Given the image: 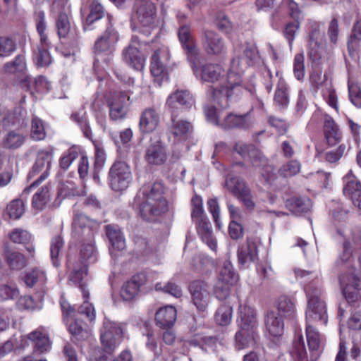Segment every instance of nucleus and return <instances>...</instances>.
Returning <instances> with one entry per match:
<instances>
[{"instance_id":"nucleus-1","label":"nucleus","mask_w":361,"mask_h":361,"mask_svg":"<svg viewBox=\"0 0 361 361\" xmlns=\"http://www.w3.org/2000/svg\"><path fill=\"white\" fill-rule=\"evenodd\" d=\"M242 55L234 57L231 62L226 84L210 90L212 101L222 109L229 108L239 100L245 91L241 84V75L247 66L259 62V52L255 44H246L242 47Z\"/></svg>"},{"instance_id":"nucleus-2","label":"nucleus","mask_w":361,"mask_h":361,"mask_svg":"<svg viewBox=\"0 0 361 361\" xmlns=\"http://www.w3.org/2000/svg\"><path fill=\"white\" fill-rule=\"evenodd\" d=\"M142 190L147 198L140 207V216L143 220L154 222L169 212L168 202L164 197V187L162 183L155 182L145 185Z\"/></svg>"},{"instance_id":"nucleus-3","label":"nucleus","mask_w":361,"mask_h":361,"mask_svg":"<svg viewBox=\"0 0 361 361\" xmlns=\"http://www.w3.org/2000/svg\"><path fill=\"white\" fill-rule=\"evenodd\" d=\"M238 322L239 330L235 336V348L240 350L248 348L255 341L257 319L254 310L240 305Z\"/></svg>"},{"instance_id":"nucleus-4","label":"nucleus","mask_w":361,"mask_h":361,"mask_svg":"<svg viewBox=\"0 0 361 361\" xmlns=\"http://www.w3.org/2000/svg\"><path fill=\"white\" fill-rule=\"evenodd\" d=\"M52 159L53 154L51 151L44 149L39 151L36 161L30 171L27 178L31 179L39 173L40 176L23 190L21 194L22 198L26 199L31 190L38 187L47 179L49 176Z\"/></svg>"},{"instance_id":"nucleus-5","label":"nucleus","mask_w":361,"mask_h":361,"mask_svg":"<svg viewBox=\"0 0 361 361\" xmlns=\"http://www.w3.org/2000/svg\"><path fill=\"white\" fill-rule=\"evenodd\" d=\"M35 22L37 31L39 35L40 46H38L35 51L34 60L38 67H47L51 63L52 59L47 50L50 43L46 32L47 23L45 13L43 11H39L36 13Z\"/></svg>"},{"instance_id":"nucleus-6","label":"nucleus","mask_w":361,"mask_h":361,"mask_svg":"<svg viewBox=\"0 0 361 361\" xmlns=\"http://www.w3.org/2000/svg\"><path fill=\"white\" fill-rule=\"evenodd\" d=\"M123 329L120 324L104 319L100 330V340L104 352L111 354L123 340Z\"/></svg>"},{"instance_id":"nucleus-7","label":"nucleus","mask_w":361,"mask_h":361,"mask_svg":"<svg viewBox=\"0 0 361 361\" xmlns=\"http://www.w3.org/2000/svg\"><path fill=\"white\" fill-rule=\"evenodd\" d=\"M118 40L119 34L109 18V23L106 30L94 43V51L96 54L97 60H99V56H106L107 58L103 60L109 62L110 61L109 56L116 50Z\"/></svg>"},{"instance_id":"nucleus-8","label":"nucleus","mask_w":361,"mask_h":361,"mask_svg":"<svg viewBox=\"0 0 361 361\" xmlns=\"http://www.w3.org/2000/svg\"><path fill=\"white\" fill-rule=\"evenodd\" d=\"M238 279V276L235 273L232 264L229 262H225L214 285L213 294L219 300H226L230 295L231 287Z\"/></svg>"},{"instance_id":"nucleus-9","label":"nucleus","mask_w":361,"mask_h":361,"mask_svg":"<svg viewBox=\"0 0 361 361\" xmlns=\"http://www.w3.org/2000/svg\"><path fill=\"white\" fill-rule=\"evenodd\" d=\"M171 54L168 47H162L154 51L152 56L150 72L154 81L159 85L164 80H168V65Z\"/></svg>"},{"instance_id":"nucleus-10","label":"nucleus","mask_w":361,"mask_h":361,"mask_svg":"<svg viewBox=\"0 0 361 361\" xmlns=\"http://www.w3.org/2000/svg\"><path fill=\"white\" fill-rule=\"evenodd\" d=\"M267 76H269L270 82L267 83L266 88L268 92L272 90L273 85L277 82L276 90L274 94V102L280 108H285L289 104L288 87L285 80L282 78L281 74L278 71H275V74L271 72L268 68L266 69Z\"/></svg>"},{"instance_id":"nucleus-11","label":"nucleus","mask_w":361,"mask_h":361,"mask_svg":"<svg viewBox=\"0 0 361 361\" xmlns=\"http://www.w3.org/2000/svg\"><path fill=\"white\" fill-rule=\"evenodd\" d=\"M68 280L78 286L82 293L83 298H90L84 279L87 276V267L84 262H78L76 259L68 257L67 260Z\"/></svg>"},{"instance_id":"nucleus-12","label":"nucleus","mask_w":361,"mask_h":361,"mask_svg":"<svg viewBox=\"0 0 361 361\" xmlns=\"http://www.w3.org/2000/svg\"><path fill=\"white\" fill-rule=\"evenodd\" d=\"M156 7L152 1H146L137 5V20L144 30L140 32L149 35L152 29L156 27Z\"/></svg>"},{"instance_id":"nucleus-13","label":"nucleus","mask_w":361,"mask_h":361,"mask_svg":"<svg viewBox=\"0 0 361 361\" xmlns=\"http://www.w3.org/2000/svg\"><path fill=\"white\" fill-rule=\"evenodd\" d=\"M339 282L343 295L348 302H353L359 298L361 290V276L355 274H342Z\"/></svg>"},{"instance_id":"nucleus-14","label":"nucleus","mask_w":361,"mask_h":361,"mask_svg":"<svg viewBox=\"0 0 361 361\" xmlns=\"http://www.w3.org/2000/svg\"><path fill=\"white\" fill-rule=\"evenodd\" d=\"M324 34L320 25L316 22L311 23L308 42V55L313 61L321 59L324 51L323 39Z\"/></svg>"},{"instance_id":"nucleus-15","label":"nucleus","mask_w":361,"mask_h":361,"mask_svg":"<svg viewBox=\"0 0 361 361\" xmlns=\"http://www.w3.org/2000/svg\"><path fill=\"white\" fill-rule=\"evenodd\" d=\"M130 97L124 92H114L107 100L109 116L114 121L125 118L129 105Z\"/></svg>"},{"instance_id":"nucleus-16","label":"nucleus","mask_w":361,"mask_h":361,"mask_svg":"<svg viewBox=\"0 0 361 361\" xmlns=\"http://www.w3.org/2000/svg\"><path fill=\"white\" fill-rule=\"evenodd\" d=\"M253 124L254 120L251 111L243 114L231 112L222 118L221 128L224 130L240 129L246 130L251 128Z\"/></svg>"},{"instance_id":"nucleus-17","label":"nucleus","mask_w":361,"mask_h":361,"mask_svg":"<svg viewBox=\"0 0 361 361\" xmlns=\"http://www.w3.org/2000/svg\"><path fill=\"white\" fill-rule=\"evenodd\" d=\"M306 324L326 325L328 322L327 307L325 301L307 302L305 311Z\"/></svg>"},{"instance_id":"nucleus-18","label":"nucleus","mask_w":361,"mask_h":361,"mask_svg":"<svg viewBox=\"0 0 361 361\" xmlns=\"http://www.w3.org/2000/svg\"><path fill=\"white\" fill-rule=\"evenodd\" d=\"M192 300L197 309L204 312L209 301L208 285L203 281H194L190 285Z\"/></svg>"},{"instance_id":"nucleus-19","label":"nucleus","mask_w":361,"mask_h":361,"mask_svg":"<svg viewBox=\"0 0 361 361\" xmlns=\"http://www.w3.org/2000/svg\"><path fill=\"white\" fill-rule=\"evenodd\" d=\"M345 185L343 194L349 197L353 204L361 210V183L353 173L352 171L343 177Z\"/></svg>"},{"instance_id":"nucleus-20","label":"nucleus","mask_w":361,"mask_h":361,"mask_svg":"<svg viewBox=\"0 0 361 361\" xmlns=\"http://www.w3.org/2000/svg\"><path fill=\"white\" fill-rule=\"evenodd\" d=\"M195 101L192 94L187 90H178L170 94L166 101V106L171 114H176L180 107L190 109Z\"/></svg>"},{"instance_id":"nucleus-21","label":"nucleus","mask_w":361,"mask_h":361,"mask_svg":"<svg viewBox=\"0 0 361 361\" xmlns=\"http://www.w3.org/2000/svg\"><path fill=\"white\" fill-rule=\"evenodd\" d=\"M178 35L179 41L186 51L188 60L195 65V61L197 59L199 51L194 44L190 27L188 25L180 26Z\"/></svg>"},{"instance_id":"nucleus-22","label":"nucleus","mask_w":361,"mask_h":361,"mask_svg":"<svg viewBox=\"0 0 361 361\" xmlns=\"http://www.w3.org/2000/svg\"><path fill=\"white\" fill-rule=\"evenodd\" d=\"M233 149L245 160L250 161L253 166H259V163L264 161L261 152L253 145H247L245 143L238 142L235 143Z\"/></svg>"},{"instance_id":"nucleus-23","label":"nucleus","mask_w":361,"mask_h":361,"mask_svg":"<svg viewBox=\"0 0 361 361\" xmlns=\"http://www.w3.org/2000/svg\"><path fill=\"white\" fill-rule=\"evenodd\" d=\"M95 226L97 222L83 214H77L73 223L74 232L78 235L87 236V238H94Z\"/></svg>"},{"instance_id":"nucleus-24","label":"nucleus","mask_w":361,"mask_h":361,"mask_svg":"<svg viewBox=\"0 0 361 361\" xmlns=\"http://www.w3.org/2000/svg\"><path fill=\"white\" fill-rule=\"evenodd\" d=\"M204 44L209 54L220 55L226 51V46L222 38L212 30H204Z\"/></svg>"},{"instance_id":"nucleus-25","label":"nucleus","mask_w":361,"mask_h":361,"mask_svg":"<svg viewBox=\"0 0 361 361\" xmlns=\"http://www.w3.org/2000/svg\"><path fill=\"white\" fill-rule=\"evenodd\" d=\"M177 319V311L173 305L159 308L155 314L157 325L163 329L172 327Z\"/></svg>"},{"instance_id":"nucleus-26","label":"nucleus","mask_w":361,"mask_h":361,"mask_svg":"<svg viewBox=\"0 0 361 361\" xmlns=\"http://www.w3.org/2000/svg\"><path fill=\"white\" fill-rule=\"evenodd\" d=\"M224 188L237 199L251 190L243 178L233 175L226 177Z\"/></svg>"},{"instance_id":"nucleus-27","label":"nucleus","mask_w":361,"mask_h":361,"mask_svg":"<svg viewBox=\"0 0 361 361\" xmlns=\"http://www.w3.org/2000/svg\"><path fill=\"white\" fill-rule=\"evenodd\" d=\"M264 324L267 331L270 335L278 337L283 334L284 324L279 313L269 311L264 316Z\"/></svg>"},{"instance_id":"nucleus-28","label":"nucleus","mask_w":361,"mask_h":361,"mask_svg":"<svg viewBox=\"0 0 361 361\" xmlns=\"http://www.w3.org/2000/svg\"><path fill=\"white\" fill-rule=\"evenodd\" d=\"M197 230L203 242L206 243L208 247L215 251L217 247V243L212 234L211 224L207 217L195 221Z\"/></svg>"},{"instance_id":"nucleus-29","label":"nucleus","mask_w":361,"mask_h":361,"mask_svg":"<svg viewBox=\"0 0 361 361\" xmlns=\"http://www.w3.org/2000/svg\"><path fill=\"white\" fill-rule=\"evenodd\" d=\"M37 188L32 197V206L36 210L42 211L46 207L51 200V186L49 183H46L40 187L39 185ZM30 191H32V190Z\"/></svg>"},{"instance_id":"nucleus-30","label":"nucleus","mask_w":361,"mask_h":361,"mask_svg":"<svg viewBox=\"0 0 361 361\" xmlns=\"http://www.w3.org/2000/svg\"><path fill=\"white\" fill-rule=\"evenodd\" d=\"M14 163L13 157L0 153V187L7 185L11 181Z\"/></svg>"},{"instance_id":"nucleus-31","label":"nucleus","mask_w":361,"mask_h":361,"mask_svg":"<svg viewBox=\"0 0 361 361\" xmlns=\"http://www.w3.org/2000/svg\"><path fill=\"white\" fill-rule=\"evenodd\" d=\"M257 245L250 240H247L238 250V261L242 265L255 262L257 259Z\"/></svg>"},{"instance_id":"nucleus-32","label":"nucleus","mask_w":361,"mask_h":361,"mask_svg":"<svg viewBox=\"0 0 361 361\" xmlns=\"http://www.w3.org/2000/svg\"><path fill=\"white\" fill-rule=\"evenodd\" d=\"M286 207L293 214L299 215L309 212L312 207V202L310 199L306 197H294L286 200Z\"/></svg>"},{"instance_id":"nucleus-33","label":"nucleus","mask_w":361,"mask_h":361,"mask_svg":"<svg viewBox=\"0 0 361 361\" xmlns=\"http://www.w3.org/2000/svg\"><path fill=\"white\" fill-rule=\"evenodd\" d=\"M145 157L149 164L159 165L166 161L167 155L164 147L157 142L147 148Z\"/></svg>"},{"instance_id":"nucleus-34","label":"nucleus","mask_w":361,"mask_h":361,"mask_svg":"<svg viewBox=\"0 0 361 361\" xmlns=\"http://www.w3.org/2000/svg\"><path fill=\"white\" fill-rule=\"evenodd\" d=\"M26 135L18 130H10L3 137L2 145L5 149L15 150L25 142Z\"/></svg>"},{"instance_id":"nucleus-35","label":"nucleus","mask_w":361,"mask_h":361,"mask_svg":"<svg viewBox=\"0 0 361 361\" xmlns=\"http://www.w3.org/2000/svg\"><path fill=\"white\" fill-rule=\"evenodd\" d=\"M106 236L114 250H123L126 247V240L120 228L115 225L106 226Z\"/></svg>"},{"instance_id":"nucleus-36","label":"nucleus","mask_w":361,"mask_h":361,"mask_svg":"<svg viewBox=\"0 0 361 361\" xmlns=\"http://www.w3.org/2000/svg\"><path fill=\"white\" fill-rule=\"evenodd\" d=\"M324 131L326 141L331 146L335 145L341 139V133L338 126L329 116L325 118Z\"/></svg>"},{"instance_id":"nucleus-37","label":"nucleus","mask_w":361,"mask_h":361,"mask_svg":"<svg viewBox=\"0 0 361 361\" xmlns=\"http://www.w3.org/2000/svg\"><path fill=\"white\" fill-rule=\"evenodd\" d=\"M172 125L171 132L179 139H186L192 130L190 123L183 120H176V115L171 114Z\"/></svg>"},{"instance_id":"nucleus-38","label":"nucleus","mask_w":361,"mask_h":361,"mask_svg":"<svg viewBox=\"0 0 361 361\" xmlns=\"http://www.w3.org/2000/svg\"><path fill=\"white\" fill-rule=\"evenodd\" d=\"M27 338L32 343L35 353H43L51 348L49 337L39 331H32L28 335Z\"/></svg>"},{"instance_id":"nucleus-39","label":"nucleus","mask_w":361,"mask_h":361,"mask_svg":"<svg viewBox=\"0 0 361 361\" xmlns=\"http://www.w3.org/2000/svg\"><path fill=\"white\" fill-rule=\"evenodd\" d=\"M55 27L60 39L68 37L71 25L69 16L65 11H60L56 15Z\"/></svg>"},{"instance_id":"nucleus-40","label":"nucleus","mask_w":361,"mask_h":361,"mask_svg":"<svg viewBox=\"0 0 361 361\" xmlns=\"http://www.w3.org/2000/svg\"><path fill=\"white\" fill-rule=\"evenodd\" d=\"M158 124V116L152 109H146L140 116V129L142 133L153 131Z\"/></svg>"},{"instance_id":"nucleus-41","label":"nucleus","mask_w":361,"mask_h":361,"mask_svg":"<svg viewBox=\"0 0 361 361\" xmlns=\"http://www.w3.org/2000/svg\"><path fill=\"white\" fill-rule=\"evenodd\" d=\"M290 355L293 361H310L302 336L300 335L294 340L290 349Z\"/></svg>"},{"instance_id":"nucleus-42","label":"nucleus","mask_w":361,"mask_h":361,"mask_svg":"<svg viewBox=\"0 0 361 361\" xmlns=\"http://www.w3.org/2000/svg\"><path fill=\"white\" fill-rule=\"evenodd\" d=\"M97 260V251L93 238H88L87 243H84L81 246L80 260L78 262L88 263L94 262Z\"/></svg>"},{"instance_id":"nucleus-43","label":"nucleus","mask_w":361,"mask_h":361,"mask_svg":"<svg viewBox=\"0 0 361 361\" xmlns=\"http://www.w3.org/2000/svg\"><path fill=\"white\" fill-rule=\"evenodd\" d=\"M223 70L219 65L206 64L201 69V79L209 82L217 81L221 76Z\"/></svg>"},{"instance_id":"nucleus-44","label":"nucleus","mask_w":361,"mask_h":361,"mask_svg":"<svg viewBox=\"0 0 361 361\" xmlns=\"http://www.w3.org/2000/svg\"><path fill=\"white\" fill-rule=\"evenodd\" d=\"M4 255L8 264L12 269L20 270L26 264V260L23 255L11 251L8 247H5Z\"/></svg>"},{"instance_id":"nucleus-45","label":"nucleus","mask_w":361,"mask_h":361,"mask_svg":"<svg viewBox=\"0 0 361 361\" xmlns=\"http://www.w3.org/2000/svg\"><path fill=\"white\" fill-rule=\"evenodd\" d=\"M318 326L306 324V336L311 351L319 350L321 346V336L317 329Z\"/></svg>"},{"instance_id":"nucleus-46","label":"nucleus","mask_w":361,"mask_h":361,"mask_svg":"<svg viewBox=\"0 0 361 361\" xmlns=\"http://www.w3.org/2000/svg\"><path fill=\"white\" fill-rule=\"evenodd\" d=\"M81 320L75 319L68 325V331L77 340L82 341L88 338L89 332Z\"/></svg>"},{"instance_id":"nucleus-47","label":"nucleus","mask_w":361,"mask_h":361,"mask_svg":"<svg viewBox=\"0 0 361 361\" xmlns=\"http://www.w3.org/2000/svg\"><path fill=\"white\" fill-rule=\"evenodd\" d=\"M279 312L286 317H293L295 314V303L291 298L286 295L280 296L276 302Z\"/></svg>"},{"instance_id":"nucleus-48","label":"nucleus","mask_w":361,"mask_h":361,"mask_svg":"<svg viewBox=\"0 0 361 361\" xmlns=\"http://www.w3.org/2000/svg\"><path fill=\"white\" fill-rule=\"evenodd\" d=\"M71 119L78 123L85 137L89 140L92 139V130L87 119L85 113H81L79 111L73 112L71 115Z\"/></svg>"},{"instance_id":"nucleus-49","label":"nucleus","mask_w":361,"mask_h":361,"mask_svg":"<svg viewBox=\"0 0 361 361\" xmlns=\"http://www.w3.org/2000/svg\"><path fill=\"white\" fill-rule=\"evenodd\" d=\"M109 178H131V172L129 166L124 161L115 162L110 169Z\"/></svg>"},{"instance_id":"nucleus-50","label":"nucleus","mask_w":361,"mask_h":361,"mask_svg":"<svg viewBox=\"0 0 361 361\" xmlns=\"http://www.w3.org/2000/svg\"><path fill=\"white\" fill-rule=\"evenodd\" d=\"M87 4L90 13L86 18V23L90 25L103 17L104 8L98 0H88Z\"/></svg>"},{"instance_id":"nucleus-51","label":"nucleus","mask_w":361,"mask_h":361,"mask_svg":"<svg viewBox=\"0 0 361 361\" xmlns=\"http://www.w3.org/2000/svg\"><path fill=\"white\" fill-rule=\"evenodd\" d=\"M30 136L37 141L42 140L46 137L44 123L37 116L32 118Z\"/></svg>"},{"instance_id":"nucleus-52","label":"nucleus","mask_w":361,"mask_h":361,"mask_svg":"<svg viewBox=\"0 0 361 361\" xmlns=\"http://www.w3.org/2000/svg\"><path fill=\"white\" fill-rule=\"evenodd\" d=\"M305 292L307 297V302L324 301L322 288L314 282L310 283L306 286Z\"/></svg>"},{"instance_id":"nucleus-53","label":"nucleus","mask_w":361,"mask_h":361,"mask_svg":"<svg viewBox=\"0 0 361 361\" xmlns=\"http://www.w3.org/2000/svg\"><path fill=\"white\" fill-rule=\"evenodd\" d=\"M123 61L133 69L135 68V42L134 36L131 37L129 44L122 51Z\"/></svg>"},{"instance_id":"nucleus-54","label":"nucleus","mask_w":361,"mask_h":361,"mask_svg":"<svg viewBox=\"0 0 361 361\" xmlns=\"http://www.w3.org/2000/svg\"><path fill=\"white\" fill-rule=\"evenodd\" d=\"M80 192L73 181L61 183L59 185L57 195L59 198L64 199L72 196L79 195Z\"/></svg>"},{"instance_id":"nucleus-55","label":"nucleus","mask_w":361,"mask_h":361,"mask_svg":"<svg viewBox=\"0 0 361 361\" xmlns=\"http://www.w3.org/2000/svg\"><path fill=\"white\" fill-rule=\"evenodd\" d=\"M121 297L126 302L133 301L135 298V279L133 276L123 283L121 288Z\"/></svg>"},{"instance_id":"nucleus-56","label":"nucleus","mask_w":361,"mask_h":361,"mask_svg":"<svg viewBox=\"0 0 361 361\" xmlns=\"http://www.w3.org/2000/svg\"><path fill=\"white\" fill-rule=\"evenodd\" d=\"M46 277L44 273L37 269H34L25 273L23 281L27 287H32L37 282L44 283Z\"/></svg>"},{"instance_id":"nucleus-57","label":"nucleus","mask_w":361,"mask_h":361,"mask_svg":"<svg viewBox=\"0 0 361 361\" xmlns=\"http://www.w3.org/2000/svg\"><path fill=\"white\" fill-rule=\"evenodd\" d=\"M232 317V307L228 305H222L217 310L215 314L216 322L221 326H226L230 323Z\"/></svg>"},{"instance_id":"nucleus-58","label":"nucleus","mask_w":361,"mask_h":361,"mask_svg":"<svg viewBox=\"0 0 361 361\" xmlns=\"http://www.w3.org/2000/svg\"><path fill=\"white\" fill-rule=\"evenodd\" d=\"M4 68L6 73L23 72L26 68L25 56L23 54L17 56L14 61L6 63Z\"/></svg>"},{"instance_id":"nucleus-59","label":"nucleus","mask_w":361,"mask_h":361,"mask_svg":"<svg viewBox=\"0 0 361 361\" xmlns=\"http://www.w3.org/2000/svg\"><path fill=\"white\" fill-rule=\"evenodd\" d=\"M64 245V241L61 236L57 235L55 236L51 241V247H50V252H51V259L53 264L55 267L59 265V259L58 257L59 256V253L63 248Z\"/></svg>"},{"instance_id":"nucleus-60","label":"nucleus","mask_w":361,"mask_h":361,"mask_svg":"<svg viewBox=\"0 0 361 361\" xmlns=\"http://www.w3.org/2000/svg\"><path fill=\"white\" fill-rule=\"evenodd\" d=\"M25 212V205L23 200H15L7 206V213L10 218L18 219Z\"/></svg>"},{"instance_id":"nucleus-61","label":"nucleus","mask_w":361,"mask_h":361,"mask_svg":"<svg viewBox=\"0 0 361 361\" xmlns=\"http://www.w3.org/2000/svg\"><path fill=\"white\" fill-rule=\"evenodd\" d=\"M192 213L191 217L193 221H196L201 219L206 218L202 207V199L198 195H195L191 200Z\"/></svg>"},{"instance_id":"nucleus-62","label":"nucleus","mask_w":361,"mask_h":361,"mask_svg":"<svg viewBox=\"0 0 361 361\" xmlns=\"http://www.w3.org/2000/svg\"><path fill=\"white\" fill-rule=\"evenodd\" d=\"M9 238L14 243L27 244L31 241L32 235L25 230L16 228L9 233Z\"/></svg>"},{"instance_id":"nucleus-63","label":"nucleus","mask_w":361,"mask_h":361,"mask_svg":"<svg viewBox=\"0 0 361 361\" xmlns=\"http://www.w3.org/2000/svg\"><path fill=\"white\" fill-rule=\"evenodd\" d=\"M19 295L16 286L13 283H0V298L2 300L15 299Z\"/></svg>"},{"instance_id":"nucleus-64","label":"nucleus","mask_w":361,"mask_h":361,"mask_svg":"<svg viewBox=\"0 0 361 361\" xmlns=\"http://www.w3.org/2000/svg\"><path fill=\"white\" fill-rule=\"evenodd\" d=\"M300 28V23L298 20H294L287 23L283 30L284 37L288 42L289 47L291 48L293 42L295 38V35Z\"/></svg>"}]
</instances>
